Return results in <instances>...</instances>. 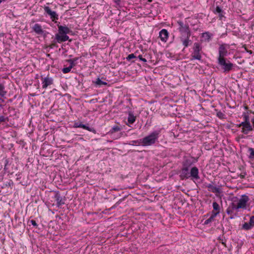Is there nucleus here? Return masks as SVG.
Instances as JSON below:
<instances>
[{
	"mask_svg": "<svg viewBox=\"0 0 254 254\" xmlns=\"http://www.w3.org/2000/svg\"><path fill=\"white\" fill-rule=\"evenodd\" d=\"M223 116V114L222 112H220L217 113V116L219 117V118H221Z\"/></svg>",
	"mask_w": 254,
	"mask_h": 254,
	"instance_id": "43",
	"label": "nucleus"
},
{
	"mask_svg": "<svg viewBox=\"0 0 254 254\" xmlns=\"http://www.w3.org/2000/svg\"><path fill=\"white\" fill-rule=\"evenodd\" d=\"M243 118H244V121L242 122V123H250V121H249V116L248 115H246V114H245L243 115Z\"/></svg>",
	"mask_w": 254,
	"mask_h": 254,
	"instance_id": "27",
	"label": "nucleus"
},
{
	"mask_svg": "<svg viewBox=\"0 0 254 254\" xmlns=\"http://www.w3.org/2000/svg\"><path fill=\"white\" fill-rule=\"evenodd\" d=\"M7 92L5 90V86L3 84L0 83V97H3L5 96Z\"/></svg>",
	"mask_w": 254,
	"mask_h": 254,
	"instance_id": "19",
	"label": "nucleus"
},
{
	"mask_svg": "<svg viewBox=\"0 0 254 254\" xmlns=\"http://www.w3.org/2000/svg\"><path fill=\"white\" fill-rule=\"evenodd\" d=\"M169 33L165 29H162L159 32V37L162 42H166L168 38Z\"/></svg>",
	"mask_w": 254,
	"mask_h": 254,
	"instance_id": "13",
	"label": "nucleus"
},
{
	"mask_svg": "<svg viewBox=\"0 0 254 254\" xmlns=\"http://www.w3.org/2000/svg\"><path fill=\"white\" fill-rule=\"evenodd\" d=\"M55 39L57 42L61 43L64 42V35L60 34L59 32L55 36Z\"/></svg>",
	"mask_w": 254,
	"mask_h": 254,
	"instance_id": "18",
	"label": "nucleus"
},
{
	"mask_svg": "<svg viewBox=\"0 0 254 254\" xmlns=\"http://www.w3.org/2000/svg\"><path fill=\"white\" fill-rule=\"evenodd\" d=\"M250 198L248 195L246 194L242 195L237 203L238 207H240V208L246 209L247 204Z\"/></svg>",
	"mask_w": 254,
	"mask_h": 254,
	"instance_id": "7",
	"label": "nucleus"
},
{
	"mask_svg": "<svg viewBox=\"0 0 254 254\" xmlns=\"http://www.w3.org/2000/svg\"><path fill=\"white\" fill-rule=\"evenodd\" d=\"M115 2L116 3H118L119 4L120 0H114Z\"/></svg>",
	"mask_w": 254,
	"mask_h": 254,
	"instance_id": "46",
	"label": "nucleus"
},
{
	"mask_svg": "<svg viewBox=\"0 0 254 254\" xmlns=\"http://www.w3.org/2000/svg\"><path fill=\"white\" fill-rule=\"evenodd\" d=\"M192 165V161L190 158H186L183 161L180 175L181 180L188 179L190 177L192 180H198L199 179V171L196 167L194 166L191 168L190 172H189L190 167Z\"/></svg>",
	"mask_w": 254,
	"mask_h": 254,
	"instance_id": "1",
	"label": "nucleus"
},
{
	"mask_svg": "<svg viewBox=\"0 0 254 254\" xmlns=\"http://www.w3.org/2000/svg\"><path fill=\"white\" fill-rule=\"evenodd\" d=\"M3 105L0 104V109H3Z\"/></svg>",
	"mask_w": 254,
	"mask_h": 254,
	"instance_id": "50",
	"label": "nucleus"
},
{
	"mask_svg": "<svg viewBox=\"0 0 254 254\" xmlns=\"http://www.w3.org/2000/svg\"><path fill=\"white\" fill-rule=\"evenodd\" d=\"M177 23L179 26L178 29L181 34L180 40L185 48L188 47L191 43L190 40L191 32L189 26L188 24H184L182 21H179Z\"/></svg>",
	"mask_w": 254,
	"mask_h": 254,
	"instance_id": "2",
	"label": "nucleus"
},
{
	"mask_svg": "<svg viewBox=\"0 0 254 254\" xmlns=\"http://www.w3.org/2000/svg\"><path fill=\"white\" fill-rule=\"evenodd\" d=\"M30 223L34 227H37L38 224H37L36 222L34 220H31L30 221Z\"/></svg>",
	"mask_w": 254,
	"mask_h": 254,
	"instance_id": "37",
	"label": "nucleus"
},
{
	"mask_svg": "<svg viewBox=\"0 0 254 254\" xmlns=\"http://www.w3.org/2000/svg\"><path fill=\"white\" fill-rule=\"evenodd\" d=\"M38 74H37L36 78H38Z\"/></svg>",
	"mask_w": 254,
	"mask_h": 254,
	"instance_id": "55",
	"label": "nucleus"
},
{
	"mask_svg": "<svg viewBox=\"0 0 254 254\" xmlns=\"http://www.w3.org/2000/svg\"><path fill=\"white\" fill-rule=\"evenodd\" d=\"M248 151L250 153L249 158H252L254 157V150L252 148H249L248 149Z\"/></svg>",
	"mask_w": 254,
	"mask_h": 254,
	"instance_id": "28",
	"label": "nucleus"
},
{
	"mask_svg": "<svg viewBox=\"0 0 254 254\" xmlns=\"http://www.w3.org/2000/svg\"><path fill=\"white\" fill-rule=\"evenodd\" d=\"M161 129L156 130L142 139V146H151L155 144L160 136Z\"/></svg>",
	"mask_w": 254,
	"mask_h": 254,
	"instance_id": "3",
	"label": "nucleus"
},
{
	"mask_svg": "<svg viewBox=\"0 0 254 254\" xmlns=\"http://www.w3.org/2000/svg\"><path fill=\"white\" fill-rule=\"evenodd\" d=\"M73 127L74 128H82L86 129L89 131L95 132V130L93 128H91L86 125L83 124L81 122H75L73 125Z\"/></svg>",
	"mask_w": 254,
	"mask_h": 254,
	"instance_id": "12",
	"label": "nucleus"
},
{
	"mask_svg": "<svg viewBox=\"0 0 254 254\" xmlns=\"http://www.w3.org/2000/svg\"><path fill=\"white\" fill-rule=\"evenodd\" d=\"M254 226L252 225L250 222H245L243 224L242 226V229L245 230H249L253 228Z\"/></svg>",
	"mask_w": 254,
	"mask_h": 254,
	"instance_id": "20",
	"label": "nucleus"
},
{
	"mask_svg": "<svg viewBox=\"0 0 254 254\" xmlns=\"http://www.w3.org/2000/svg\"><path fill=\"white\" fill-rule=\"evenodd\" d=\"M79 59L78 57L73 58L72 59H69L67 60V62L70 64V65L72 64V66L73 67L76 65L75 62Z\"/></svg>",
	"mask_w": 254,
	"mask_h": 254,
	"instance_id": "22",
	"label": "nucleus"
},
{
	"mask_svg": "<svg viewBox=\"0 0 254 254\" xmlns=\"http://www.w3.org/2000/svg\"><path fill=\"white\" fill-rule=\"evenodd\" d=\"M121 130V127H120L118 126H114L112 128V129L110 131V132L111 133H114L115 132H117V131H120Z\"/></svg>",
	"mask_w": 254,
	"mask_h": 254,
	"instance_id": "26",
	"label": "nucleus"
},
{
	"mask_svg": "<svg viewBox=\"0 0 254 254\" xmlns=\"http://www.w3.org/2000/svg\"><path fill=\"white\" fill-rule=\"evenodd\" d=\"M148 1L149 2H151V1H152V0H148Z\"/></svg>",
	"mask_w": 254,
	"mask_h": 254,
	"instance_id": "52",
	"label": "nucleus"
},
{
	"mask_svg": "<svg viewBox=\"0 0 254 254\" xmlns=\"http://www.w3.org/2000/svg\"><path fill=\"white\" fill-rule=\"evenodd\" d=\"M8 120L7 117H5L4 116H0V124L1 123H4L7 121Z\"/></svg>",
	"mask_w": 254,
	"mask_h": 254,
	"instance_id": "31",
	"label": "nucleus"
},
{
	"mask_svg": "<svg viewBox=\"0 0 254 254\" xmlns=\"http://www.w3.org/2000/svg\"><path fill=\"white\" fill-rule=\"evenodd\" d=\"M224 12H222V13H218V16H219V19L220 20H222V18L224 17Z\"/></svg>",
	"mask_w": 254,
	"mask_h": 254,
	"instance_id": "40",
	"label": "nucleus"
},
{
	"mask_svg": "<svg viewBox=\"0 0 254 254\" xmlns=\"http://www.w3.org/2000/svg\"><path fill=\"white\" fill-rule=\"evenodd\" d=\"M42 88L46 89L49 86H50L54 83L53 78L48 75L47 76L43 77L41 76Z\"/></svg>",
	"mask_w": 254,
	"mask_h": 254,
	"instance_id": "8",
	"label": "nucleus"
},
{
	"mask_svg": "<svg viewBox=\"0 0 254 254\" xmlns=\"http://www.w3.org/2000/svg\"><path fill=\"white\" fill-rule=\"evenodd\" d=\"M230 218L231 219H234L236 216V215L234 214V213H233L232 214H230Z\"/></svg>",
	"mask_w": 254,
	"mask_h": 254,
	"instance_id": "42",
	"label": "nucleus"
},
{
	"mask_svg": "<svg viewBox=\"0 0 254 254\" xmlns=\"http://www.w3.org/2000/svg\"><path fill=\"white\" fill-rule=\"evenodd\" d=\"M44 9L45 12L50 16L53 21L58 19V15L56 11H52L49 6H45Z\"/></svg>",
	"mask_w": 254,
	"mask_h": 254,
	"instance_id": "10",
	"label": "nucleus"
},
{
	"mask_svg": "<svg viewBox=\"0 0 254 254\" xmlns=\"http://www.w3.org/2000/svg\"><path fill=\"white\" fill-rule=\"evenodd\" d=\"M64 42L66 41L69 40V37L66 35L67 34H64Z\"/></svg>",
	"mask_w": 254,
	"mask_h": 254,
	"instance_id": "41",
	"label": "nucleus"
},
{
	"mask_svg": "<svg viewBox=\"0 0 254 254\" xmlns=\"http://www.w3.org/2000/svg\"><path fill=\"white\" fill-rule=\"evenodd\" d=\"M33 31L39 35H42L44 33V30L42 28V26L38 23L35 24L33 27Z\"/></svg>",
	"mask_w": 254,
	"mask_h": 254,
	"instance_id": "15",
	"label": "nucleus"
},
{
	"mask_svg": "<svg viewBox=\"0 0 254 254\" xmlns=\"http://www.w3.org/2000/svg\"><path fill=\"white\" fill-rule=\"evenodd\" d=\"M252 123L253 124V129H254V119H253L252 120Z\"/></svg>",
	"mask_w": 254,
	"mask_h": 254,
	"instance_id": "44",
	"label": "nucleus"
},
{
	"mask_svg": "<svg viewBox=\"0 0 254 254\" xmlns=\"http://www.w3.org/2000/svg\"><path fill=\"white\" fill-rule=\"evenodd\" d=\"M204 37L206 36L208 40H209L211 38V35L209 32H206L203 34Z\"/></svg>",
	"mask_w": 254,
	"mask_h": 254,
	"instance_id": "35",
	"label": "nucleus"
},
{
	"mask_svg": "<svg viewBox=\"0 0 254 254\" xmlns=\"http://www.w3.org/2000/svg\"><path fill=\"white\" fill-rule=\"evenodd\" d=\"M95 83L96 84V85H98L99 86H101L102 85H107L108 84V83L106 82L102 81L99 78H97Z\"/></svg>",
	"mask_w": 254,
	"mask_h": 254,
	"instance_id": "21",
	"label": "nucleus"
},
{
	"mask_svg": "<svg viewBox=\"0 0 254 254\" xmlns=\"http://www.w3.org/2000/svg\"><path fill=\"white\" fill-rule=\"evenodd\" d=\"M0 101L2 103L4 102V100L0 98Z\"/></svg>",
	"mask_w": 254,
	"mask_h": 254,
	"instance_id": "48",
	"label": "nucleus"
},
{
	"mask_svg": "<svg viewBox=\"0 0 254 254\" xmlns=\"http://www.w3.org/2000/svg\"><path fill=\"white\" fill-rule=\"evenodd\" d=\"M229 206L233 211H238L240 209V207H238V205L235 204L234 202L231 203Z\"/></svg>",
	"mask_w": 254,
	"mask_h": 254,
	"instance_id": "23",
	"label": "nucleus"
},
{
	"mask_svg": "<svg viewBox=\"0 0 254 254\" xmlns=\"http://www.w3.org/2000/svg\"><path fill=\"white\" fill-rule=\"evenodd\" d=\"M237 126L239 127H242L241 132L245 134H247L251 131L253 130V127L250 123H241L239 125H237Z\"/></svg>",
	"mask_w": 254,
	"mask_h": 254,
	"instance_id": "9",
	"label": "nucleus"
},
{
	"mask_svg": "<svg viewBox=\"0 0 254 254\" xmlns=\"http://www.w3.org/2000/svg\"><path fill=\"white\" fill-rule=\"evenodd\" d=\"M131 142L132 143L131 144L132 145L138 143L142 145V139L139 140H132L131 141Z\"/></svg>",
	"mask_w": 254,
	"mask_h": 254,
	"instance_id": "33",
	"label": "nucleus"
},
{
	"mask_svg": "<svg viewBox=\"0 0 254 254\" xmlns=\"http://www.w3.org/2000/svg\"><path fill=\"white\" fill-rule=\"evenodd\" d=\"M217 64L224 73H229L234 67V64L227 58L217 59Z\"/></svg>",
	"mask_w": 254,
	"mask_h": 254,
	"instance_id": "4",
	"label": "nucleus"
},
{
	"mask_svg": "<svg viewBox=\"0 0 254 254\" xmlns=\"http://www.w3.org/2000/svg\"><path fill=\"white\" fill-rule=\"evenodd\" d=\"M54 193V198L56 201V205L57 207H60L62 205L65 204L66 200V197L64 196H62L59 191H55Z\"/></svg>",
	"mask_w": 254,
	"mask_h": 254,
	"instance_id": "6",
	"label": "nucleus"
},
{
	"mask_svg": "<svg viewBox=\"0 0 254 254\" xmlns=\"http://www.w3.org/2000/svg\"><path fill=\"white\" fill-rule=\"evenodd\" d=\"M38 74H37L36 78H38Z\"/></svg>",
	"mask_w": 254,
	"mask_h": 254,
	"instance_id": "54",
	"label": "nucleus"
},
{
	"mask_svg": "<svg viewBox=\"0 0 254 254\" xmlns=\"http://www.w3.org/2000/svg\"><path fill=\"white\" fill-rule=\"evenodd\" d=\"M247 52L249 53L250 54H252L253 53V51L251 50H247Z\"/></svg>",
	"mask_w": 254,
	"mask_h": 254,
	"instance_id": "45",
	"label": "nucleus"
},
{
	"mask_svg": "<svg viewBox=\"0 0 254 254\" xmlns=\"http://www.w3.org/2000/svg\"><path fill=\"white\" fill-rule=\"evenodd\" d=\"M38 74H37L36 78H38Z\"/></svg>",
	"mask_w": 254,
	"mask_h": 254,
	"instance_id": "53",
	"label": "nucleus"
},
{
	"mask_svg": "<svg viewBox=\"0 0 254 254\" xmlns=\"http://www.w3.org/2000/svg\"><path fill=\"white\" fill-rule=\"evenodd\" d=\"M193 49V52L191 54V60H201V56L200 54V51L201 50V47L200 44L198 43H194Z\"/></svg>",
	"mask_w": 254,
	"mask_h": 254,
	"instance_id": "5",
	"label": "nucleus"
},
{
	"mask_svg": "<svg viewBox=\"0 0 254 254\" xmlns=\"http://www.w3.org/2000/svg\"><path fill=\"white\" fill-rule=\"evenodd\" d=\"M138 58L141 61L145 63L147 62V60L145 58H143L142 55H139L138 56Z\"/></svg>",
	"mask_w": 254,
	"mask_h": 254,
	"instance_id": "39",
	"label": "nucleus"
},
{
	"mask_svg": "<svg viewBox=\"0 0 254 254\" xmlns=\"http://www.w3.org/2000/svg\"><path fill=\"white\" fill-rule=\"evenodd\" d=\"M58 32L61 34H67L70 33L71 31L66 26L58 25Z\"/></svg>",
	"mask_w": 254,
	"mask_h": 254,
	"instance_id": "14",
	"label": "nucleus"
},
{
	"mask_svg": "<svg viewBox=\"0 0 254 254\" xmlns=\"http://www.w3.org/2000/svg\"><path fill=\"white\" fill-rule=\"evenodd\" d=\"M136 120V117L134 116L133 113L131 111L128 112V116L127 117V125L133 124Z\"/></svg>",
	"mask_w": 254,
	"mask_h": 254,
	"instance_id": "17",
	"label": "nucleus"
},
{
	"mask_svg": "<svg viewBox=\"0 0 254 254\" xmlns=\"http://www.w3.org/2000/svg\"><path fill=\"white\" fill-rule=\"evenodd\" d=\"M213 221H214V219L212 218V217H210L208 219L204 221V224L207 225L212 222Z\"/></svg>",
	"mask_w": 254,
	"mask_h": 254,
	"instance_id": "32",
	"label": "nucleus"
},
{
	"mask_svg": "<svg viewBox=\"0 0 254 254\" xmlns=\"http://www.w3.org/2000/svg\"><path fill=\"white\" fill-rule=\"evenodd\" d=\"M73 67L72 65H70L69 66L66 67H64L62 69V71L64 73H67L69 72Z\"/></svg>",
	"mask_w": 254,
	"mask_h": 254,
	"instance_id": "25",
	"label": "nucleus"
},
{
	"mask_svg": "<svg viewBox=\"0 0 254 254\" xmlns=\"http://www.w3.org/2000/svg\"><path fill=\"white\" fill-rule=\"evenodd\" d=\"M208 190L213 193H220L221 191L219 188L214 186L212 184H209L207 186Z\"/></svg>",
	"mask_w": 254,
	"mask_h": 254,
	"instance_id": "16",
	"label": "nucleus"
},
{
	"mask_svg": "<svg viewBox=\"0 0 254 254\" xmlns=\"http://www.w3.org/2000/svg\"><path fill=\"white\" fill-rule=\"evenodd\" d=\"M219 213V211H216L212 212L211 215L210 216L211 217H212V218L214 220V218Z\"/></svg>",
	"mask_w": 254,
	"mask_h": 254,
	"instance_id": "36",
	"label": "nucleus"
},
{
	"mask_svg": "<svg viewBox=\"0 0 254 254\" xmlns=\"http://www.w3.org/2000/svg\"><path fill=\"white\" fill-rule=\"evenodd\" d=\"M223 11L222 9L219 6H217L215 9L214 10V12L215 14L220 13Z\"/></svg>",
	"mask_w": 254,
	"mask_h": 254,
	"instance_id": "29",
	"label": "nucleus"
},
{
	"mask_svg": "<svg viewBox=\"0 0 254 254\" xmlns=\"http://www.w3.org/2000/svg\"><path fill=\"white\" fill-rule=\"evenodd\" d=\"M226 212L227 214L230 215V214H232L233 213V212H234V211H233L230 208V207L228 206V208H227L226 210Z\"/></svg>",
	"mask_w": 254,
	"mask_h": 254,
	"instance_id": "34",
	"label": "nucleus"
},
{
	"mask_svg": "<svg viewBox=\"0 0 254 254\" xmlns=\"http://www.w3.org/2000/svg\"><path fill=\"white\" fill-rule=\"evenodd\" d=\"M212 207H213L214 210H215L216 211L220 212V206L217 202H216V201L213 202Z\"/></svg>",
	"mask_w": 254,
	"mask_h": 254,
	"instance_id": "24",
	"label": "nucleus"
},
{
	"mask_svg": "<svg viewBox=\"0 0 254 254\" xmlns=\"http://www.w3.org/2000/svg\"><path fill=\"white\" fill-rule=\"evenodd\" d=\"M243 48L245 49V51L247 52V50H249L246 47V46H243Z\"/></svg>",
	"mask_w": 254,
	"mask_h": 254,
	"instance_id": "47",
	"label": "nucleus"
},
{
	"mask_svg": "<svg viewBox=\"0 0 254 254\" xmlns=\"http://www.w3.org/2000/svg\"><path fill=\"white\" fill-rule=\"evenodd\" d=\"M3 1H4V0H0V3Z\"/></svg>",
	"mask_w": 254,
	"mask_h": 254,
	"instance_id": "51",
	"label": "nucleus"
},
{
	"mask_svg": "<svg viewBox=\"0 0 254 254\" xmlns=\"http://www.w3.org/2000/svg\"><path fill=\"white\" fill-rule=\"evenodd\" d=\"M136 56L134 55V54H131L127 56V57L126 58V60L127 61H130L132 59L136 58Z\"/></svg>",
	"mask_w": 254,
	"mask_h": 254,
	"instance_id": "30",
	"label": "nucleus"
},
{
	"mask_svg": "<svg viewBox=\"0 0 254 254\" xmlns=\"http://www.w3.org/2000/svg\"><path fill=\"white\" fill-rule=\"evenodd\" d=\"M240 177H241V178H242V179H243V178H244V177H245V175H241Z\"/></svg>",
	"mask_w": 254,
	"mask_h": 254,
	"instance_id": "49",
	"label": "nucleus"
},
{
	"mask_svg": "<svg viewBox=\"0 0 254 254\" xmlns=\"http://www.w3.org/2000/svg\"><path fill=\"white\" fill-rule=\"evenodd\" d=\"M219 56L217 59L226 58L228 55V51L223 44L221 45L218 49Z\"/></svg>",
	"mask_w": 254,
	"mask_h": 254,
	"instance_id": "11",
	"label": "nucleus"
},
{
	"mask_svg": "<svg viewBox=\"0 0 254 254\" xmlns=\"http://www.w3.org/2000/svg\"><path fill=\"white\" fill-rule=\"evenodd\" d=\"M249 222L250 224L253 225V226H254V215L250 217Z\"/></svg>",
	"mask_w": 254,
	"mask_h": 254,
	"instance_id": "38",
	"label": "nucleus"
}]
</instances>
